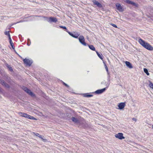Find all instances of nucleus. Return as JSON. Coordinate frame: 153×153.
I'll return each mask as SVG.
<instances>
[{
	"mask_svg": "<svg viewBox=\"0 0 153 153\" xmlns=\"http://www.w3.org/2000/svg\"><path fill=\"white\" fill-rule=\"evenodd\" d=\"M139 43L144 48L149 51H153V47L149 44L140 39L139 40Z\"/></svg>",
	"mask_w": 153,
	"mask_h": 153,
	"instance_id": "f257e3e1",
	"label": "nucleus"
},
{
	"mask_svg": "<svg viewBox=\"0 0 153 153\" xmlns=\"http://www.w3.org/2000/svg\"><path fill=\"white\" fill-rule=\"evenodd\" d=\"M18 114L20 116L27 118L30 119L37 120V119L33 117L28 114L24 113L19 112L18 113Z\"/></svg>",
	"mask_w": 153,
	"mask_h": 153,
	"instance_id": "f03ea898",
	"label": "nucleus"
},
{
	"mask_svg": "<svg viewBox=\"0 0 153 153\" xmlns=\"http://www.w3.org/2000/svg\"><path fill=\"white\" fill-rule=\"evenodd\" d=\"M110 81L109 80H108L107 83L105 85L106 87L105 88H104L95 91V93L97 94H102L103 92L105 90L106 88H107L109 87L110 85Z\"/></svg>",
	"mask_w": 153,
	"mask_h": 153,
	"instance_id": "7ed1b4c3",
	"label": "nucleus"
},
{
	"mask_svg": "<svg viewBox=\"0 0 153 153\" xmlns=\"http://www.w3.org/2000/svg\"><path fill=\"white\" fill-rule=\"evenodd\" d=\"M66 31L67 32L70 36L75 38H78V37L80 35L79 33L78 32H74V33H72L66 30Z\"/></svg>",
	"mask_w": 153,
	"mask_h": 153,
	"instance_id": "20e7f679",
	"label": "nucleus"
},
{
	"mask_svg": "<svg viewBox=\"0 0 153 153\" xmlns=\"http://www.w3.org/2000/svg\"><path fill=\"white\" fill-rule=\"evenodd\" d=\"M79 42L82 45L86 46L87 44L85 42V39L84 36L81 35L79 36Z\"/></svg>",
	"mask_w": 153,
	"mask_h": 153,
	"instance_id": "39448f33",
	"label": "nucleus"
},
{
	"mask_svg": "<svg viewBox=\"0 0 153 153\" xmlns=\"http://www.w3.org/2000/svg\"><path fill=\"white\" fill-rule=\"evenodd\" d=\"M23 90L32 97H34L35 94L26 87H23Z\"/></svg>",
	"mask_w": 153,
	"mask_h": 153,
	"instance_id": "423d86ee",
	"label": "nucleus"
},
{
	"mask_svg": "<svg viewBox=\"0 0 153 153\" xmlns=\"http://www.w3.org/2000/svg\"><path fill=\"white\" fill-rule=\"evenodd\" d=\"M117 9L120 12H122L124 10L123 6H121V4L118 3H117L116 4Z\"/></svg>",
	"mask_w": 153,
	"mask_h": 153,
	"instance_id": "0eeeda50",
	"label": "nucleus"
},
{
	"mask_svg": "<svg viewBox=\"0 0 153 153\" xmlns=\"http://www.w3.org/2000/svg\"><path fill=\"white\" fill-rule=\"evenodd\" d=\"M24 63L26 64L27 65H28L30 66L32 62L33 61L32 60H29V59H25L23 60Z\"/></svg>",
	"mask_w": 153,
	"mask_h": 153,
	"instance_id": "6e6552de",
	"label": "nucleus"
},
{
	"mask_svg": "<svg viewBox=\"0 0 153 153\" xmlns=\"http://www.w3.org/2000/svg\"><path fill=\"white\" fill-rule=\"evenodd\" d=\"M115 137L117 138L120 140H122L124 139L125 137L123 136V134L122 133H119L118 134H116L115 135Z\"/></svg>",
	"mask_w": 153,
	"mask_h": 153,
	"instance_id": "1a4fd4ad",
	"label": "nucleus"
},
{
	"mask_svg": "<svg viewBox=\"0 0 153 153\" xmlns=\"http://www.w3.org/2000/svg\"><path fill=\"white\" fill-rule=\"evenodd\" d=\"M125 2L128 4H132L133 6H135L136 7H137L138 6V5L136 3H134V2L130 1L129 0H125Z\"/></svg>",
	"mask_w": 153,
	"mask_h": 153,
	"instance_id": "9d476101",
	"label": "nucleus"
},
{
	"mask_svg": "<svg viewBox=\"0 0 153 153\" xmlns=\"http://www.w3.org/2000/svg\"><path fill=\"white\" fill-rule=\"evenodd\" d=\"M126 105L125 102H121L119 103L118 105L119 108L121 110L124 108Z\"/></svg>",
	"mask_w": 153,
	"mask_h": 153,
	"instance_id": "9b49d317",
	"label": "nucleus"
},
{
	"mask_svg": "<svg viewBox=\"0 0 153 153\" xmlns=\"http://www.w3.org/2000/svg\"><path fill=\"white\" fill-rule=\"evenodd\" d=\"M93 2L94 4L97 5V6L101 8L102 7V6L101 4L96 0H93Z\"/></svg>",
	"mask_w": 153,
	"mask_h": 153,
	"instance_id": "f8f14e48",
	"label": "nucleus"
},
{
	"mask_svg": "<svg viewBox=\"0 0 153 153\" xmlns=\"http://www.w3.org/2000/svg\"><path fill=\"white\" fill-rule=\"evenodd\" d=\"M48 21L49 22H56L57 21V19L54 17H50Z\"/></svg>",
	"mask_w": 153,
	"mask_h": 153,
	"instance_id": "ddd939ff",
	"label": "nucleus"
},
{
	"mask_svg": "<svg viewBox=\"0 0 153 153\" xmlns=\"http://www.w3.org/2000/svg\"><path fill=\"white\" fill-rule=\"evenodd\" d=\"M0 83L3 85L7 88H9L10 87L9 85L5 83L4 81L2 79H0Z\"/></svg>",
	"mask_w": 153,
	"mask_h": 153,
	"instance_id": "4468645a",
	"label": "nucleus"
},
{
	"mask_svg": "<svg viewBox=\"0 0 153 153\" xmlns=\"http://www.w3.org/2000/svg\"><path fill=\"white\" fill-rule=\"evenodd\" d=\"M125 63L126 66L129 68H133L131 64L129 62L126 61Z\"/></svg>",
	"mask_w": 153,
	"mask_h": 153,
	"instance_id": "2eb2a0df",
	"label": "nucleus"
},
{
	"mask_svg": "<svg viewBox=\"0 0 153 153\" xmlns=\"http://www.w3.org/2000/svg\"><path fill=\"white\" fill-rule=\"evenodd\" d=\"M72 121L75 123H78L79 120L76 118L72 117L71 118Z\"/></svg>",
	"mask_w": 153,
	"mask_h": 153,
	"instance_id": "dca6fc26",
	"label": "nucleus"
},
{
	"mask_svg": "<svg viewBox=\"0 0 153 153\" xmlns=\"http://www.w3.org/2000/svg\"><path fill=\"white\" fill-rule=\"evenodd\" d=\"M89 48L92 50L95 51V48L92 45H88Z\"/></svg>",
	"mask_w": 153,
	"mask_h": 153,
	"instance_id": "f3484780",
	"label": "nucleus"
},
{
	"mask_svg": "<svg viewBox=\"0 0 153 153\" xmlns=\"http://www.w3.org/2000/svg\"><path fill=\"white\" fill-rule=\"evenodd\" d=\"M96 52L97 55L98 56H99V57L101 59H103V58H102V54H100V53H99L98 52V51H96Z\"/></svg>",
	"mask_w": 153,
	"mask_h": 153,
	"instance_id": "a211bd4d",
	"label": "nucleus"
},
{
	"mask_svg": "<svg viewBox=\"0 0 153 153\" xmlns=\"http://www.w3.org/2000/svg\"><path fill=\"white\" fill-rule=\"evenodd\" d=\"M92 96L93 95L91 94H83V96H84V97H92Z\"/></svg>",
	"mask_w": 153,
	"mask_h": 153,
	"instance_id": "6ab92c4d",
	"label": "nucleus"
},
{
	"mask_svg": "<svg viewBox=\"0 0 153 153\" xmlns=\"http://www.w3.org/2000/svg\"><path fill=\"white\" fill-rule=\"evenodd\" d=\"M144 72L147 75H149V73L147 69L146 68H145L144 69Z\"/></svg>",
	"mask_w": 153,
	"mask_h": 153,
	"instance_id": "aec40b11",
	"label": "nucleus"
},
{
	"mask_svg": "<svg viewBox=\"0 0 153 153\" xmlns=\"http://www.w3.org/2000/svg\"><path fill=\"white\" fill-rule=\"evenodd\" d=\"M6 66L9 69V70L10 71H13V69L8 64H6Z\"/></svg>",
	"mask_w": 153,
	"mask_h": 153,
	"instance_id": "412c9836",
	"label": "nucleus"
},
{
	"mask_svg": "<svg viewBox=\"0 0 153 153\" xmlns=\"http://www.w3.org/2000/svg\"><path fill=\"white\" fill-rule=\"evenodd\" d=\"M149 85L151 88L153 89V83H152L151 81H149Z\"/></svg>",
	"mask_w": 153,
	"mask_h": 153,
	"instance_id": "4be33fe9",
	"label": "nucleus"
},
{
	"mask_svg": "<svg viewBox=\"0 0 153 153\" xmlns=\"http://www.w3.org/2000/svg\"><path fill=\"white\" fill-rule=\"evenodd\" d=\"M4 34L8 36H10L9 31L5 32Z\"/></svg>",
	"mask_w": 153,
	"mask_h": 153,
	"instance_id": "5701e85b",
	"label": "nucleus"
},
{
	"mask_svg": "<svg viewBox=\"0 0 153 153\" xmlns=\"http://www.w3.org/2000/svg\"><path fill=\"white\" fill-rule=\"evenodd\" d=\"M110 24L114 27H115L116 28H117V26L114 24H113L112 23H111V24Z\"/></svg>",
	"mask_w": 153,
	"mask_h": 153,
	"instance_id": "b1692460",
	"label": "nucleus"
},
{
	"mask_svg": "<svg viewBox=\"0 0 153 153\" xmlns=\"http://www.w3.org/2000/svg\"><path fill=\"white\" fill-rule=\"evenodd\" d=\"M104 64H104V65H105V69L106 71H107L108 72V67L107 66V65H106L105 64V63Z\"/></svg>",
	"mask_w": 153,
	"mask_h": 153,
	"instance_id": "393cba45",
	"label": "nucleus"
},
{
	"mask_svg": "<svg viewBox=\"0 0 153 153\" xmlns=\"http://www.w3.org/2000/svg\"><path fill=\"white\" fill-rule=\"evenodd\" d=\"M8 37H9V40L10 43H12V40L10 36H8Z\"/></svg>",
	"mask_w": 153,
	"mask_h": 153,
	"instance_id": "a878e982",
	"label": "nucleus"
},
{
	"mask_svg": "<svg viewBox=\"0 0 153 153\" xmlns=\"http://www.w3.org/2000/svg\"><path fill=\"white\" fill-rule=\"evenodd\" d=\"M10 45H11V46H12L13 49H14L15 48V47L14 46H13V42H12V43H10Z\"/></svg>",
	"mask_w": 153,
	"mask_h": 153,
	"instance_id": "bb28decb",
	"label": "nucleus"
},
{
	"mask_svg": "<svg viewBox=\"0 0 153 153\" xmlns=\"http://www.w3.org/2000/svg\"><path fill=\"white\" fill-rule=\"evenodd\" d=\"M60 27L61 28H62L65 29V30H67L66 27H65V26H60Z\"/></svg>",
	"mask_w": 153,
	"mask_h": 153,
	"instance_id": "cd10ccee",
	"label": "nucleus"
},
{
	"mask_svg": "<svg viewBox=\"0 0 153 153\" xmlns=\"http://www.w3.org/2000/svg\"><path fill=\"white\" fill-rule=\"evenodd\" d=\"M39 137L42 139L44 141V139L42 138V136L41 135H39Z\"/></svg>",
	"mask_w": 153,
	"mask_h": 153,
	"instance_id": "c85d7f7f",
	"label": "nucleus"
},
{
	"mask_svg": "<svg viewBox=\"0 0 153 153\" xmlns=\"http://www.w3.org/2000/svg\"><path fill=\"white\" fill-rule=\"evenodd\" d=\"M132 120H134V121H135V122H136V121H137V119H136V118H132Z\"/></svg>",
	"mask_w": 153,
	"mask_h": 153,
	"instance_id": "c756f323",
	"label": "nucleus"
},
{
	"mask_svg": "<svg viewBox=\"0 0 153 153\" xmlns=\"http://www.w3.org/2000/svg\"><path fill=\"white\" fill-rule=\"evenodd\" d=\"M34 134L36 136L39 137V136L40 135L38 133H36L35 134L34 133Z\"/></svg>",
	"mask_w": 153,
	"mask_h": 153,
	"instance_id": "7c9ffc66",
	"label": "nucleus"
},
{
	"mask_svg": "<svg viewBox=\"0 0 153 153\" xmlns=\"http://www.w3.org/2000/svg\"><path fill=\"white\" fill-rule=\"evenodd\" d=\"M63 84L66 87H69V86L67 85V84H66L64 82H63Z\"/></svg>",
	"mask_w": 153,
	"mask_h": 153,
	"instance_id": "2f4dec72",
	"label": "nucleus"
},
{
	"mask_svg": "<svg viewBox=\"0 0 153 153\" xmlns=\"http://www.w3.org/2000/svg\"><path fill=\"white\" fill-rule=\"evenodd\" d=\"M30 44H28V43H27V45H28V46H29L30 45Z\"/></svg>",
	"mask_w": 153,
	"mask_h": 153,
	"instance_id": "473e14b6",
	"label": "nucleus"
},
{
	"mask_svg": "<svg viewBox=\"0 0 153 153\" xmlns=\"http://www.w3.org/2000/svg\"><path fill=\"white\" fill-rule=\"evenodd\" d=\"M1 88L0 87V92H1Z\"/></svg>",
	"mask_w": 153,
	"mask_h": 153,
	"instance_id": "72a5a7b5",
	"label": "nucleus"
},
{
	"mask_svg": "<svg viewBox=\"0 0 153 153\" xmlns=\"http://www.w3.org/2000/svg\"><path fill=\"white\" fill-rule=\"evenodd\" d=\"M104 83V82H102V84H103V83Z\"/></svg>",
	"mask_w": 153,
	"mask_h": 153,
	"instance_id": "f704fd0d",
	"label": "nucleus"
},
{
	"mask_svg": "<svg viewBox=\"0 0 153 153\" xmlns=\"http://www.w3.org/2000/svg\"><path fill=\"white\" fill-rule=\"evenodd\" d=\"M22 22L21 21H20V22ZM18 23H19V22H18Z\"/></svg>",
	"mask_w": 153,
	"mask_h": 153,
	"instance_id": "c9c22d12",
	"label": "nucleus"
},
{
	"mask_svg": "<svg viewBox=\"0 0 153 153\" xmlns=\"http://www.w3.org/2000/svg\"><path fill=\"white\" fill-rule=\"evenodd\" d=\"M28 40H30V39H28Z\"/></svg>",
	"mask_w": 153,
	"mask_h": 153,
	"instance_id": "e433bc0d",
	"label": "nucleus"
},
{
	"mask_svg": "<svg viewBox=\"0 0 153 153\" xmlns=\"http://www.w3.org/2000/svg\"><path fill=\"white\" fill-rule=\"evenodd\" d=\"M152 128H153V125L152 126Z\"/></svg>",
	"mask_w": 153,
	"mask_h": 153,
	"instance_id": "4c0bfd02",
	"label": "nucleus"
}]
</instances>
